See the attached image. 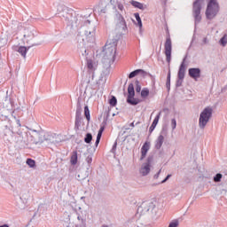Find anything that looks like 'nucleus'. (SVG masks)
Segmentation results:
<instances>
[{
  "label": "nucleus",
  "instance_id": "obj_1",
  "mask_svg": "<svg viewBox=\"0 0 227 227\" xmlns=\"http://www.w3.org/2000/svg\"><path fill=\"white\" fill-rule=\"evenodd\" d=\"M118 45V39H110L106 42V45L103 47L101 56L103 59H107L109 63L114 62V58H116V47Z\"/></svg>",
  "mask_w": 227,
  "mask_h": 227
},
{
  "label": "nucleus",
  "instance_id": "obj_2",
  "mask_svg": "<svg viewBox=\"0 0 227 227\" xmlns=\"http://www.w3.org/2000/svg\"><path fill=\"white\" fill-rule=\"evenodd\" d=\"M57 13L64 22H67V26H74L75 27H79V24L77 21L79 20L77 18H73L72 10L66 5H59L57 9Z\"/></svg>",
  "mask_w": 227,
  "mask_h": 227
},
{
  "label": "nucleus",
  "instance_id": "obj_3",
  "mask_svg": "<svg viewBox=\"0 0 227 227\" xmlns=\"http://www.w3.org/2000/svg\"><path fill=\"white\" fill-rule=\"evenodd\" d=\"M155 204L152 200H145L137 207L136 217L141 215H155Z\"/></svg>",
  "mask_w": 227,
  "mask_h": 227
},
{
  "label": "nucleus",
  "instance_id": "obj_4",
  "mask_svg": "<svg viewBox=\"0 0 227 227\" xmlns=\"http://www.w3.org/2000/svg\"><path fill=\"white\" fill-rule=\"evenodd\" d=\"M219 10L220 7L217 0H209L206 9V18L207 20L215 19V17H217V13H219Z\"/></svg>",
  "mask_w": 227,
  "mask_h": 227
},
{
  "label": "nucleus",
  "instance_id": "obj_5",
  "mask_svg": "<svg viewBox=\"0 0 227 227\" xmlns=\"http://www.w3.org/2000/svg\"><path fill=\"white\" fill-rule=\"evenodd\" d=\"M214 110L210 106H207L204 110L200 113L199 118V127L201 130L205 129L207 124L210 121V118H212V114Z\"/></svg>",
  "mask_w": 227,
  "mask_h": 227
},
{
  "label": "nucleus",
  "instance_id": "obj_6",
  "mask_svg": "<svg viewBox=\"0 0 227 227\" xmlns=\"http://www.w3.org/2000/svg\"><path fill=\"white\" fill-rule=\"evenodd\" d=\"M115 29L117 31H121V33H127L129 31V27H127V21H125V18L116 11L115 13Z\"/></svg>",
  "mask_w": 227,
  "mask_h": 227
},
{
  "label": "nucleus",
  "instance_id": "obj_7",
  "mask_svg": "<svg viewBox=\"0 0 227 227\" xmlns=\"http://www.w3.org/2000/svg\"><path fill=\"white\" fill-rule=\"evenodd\" d=\"M205 0H196L192 4V15L194 17L195 24L201 22V8Z\"/></svg>",
  "mask_w": 227,
  "mask_h": 227
},
{
  "label": "nucleus",
  "instance_id": "obj_8",
  "mask_svg": "<svg viewBox=\"0 0 227 227\" xmlns=\"http://www.w3.org/2000/svg\"><path fill=\"white\" fill-rule=\"evenodd\" d=\"M30 137V145H43L44 131L43 130H36L31 129V133L29 134Z\"/></svg>",
  "mask_w": 227,
  "mask_h": 227
},
{
  "label": "nucleus",
  "instance_id": "obj_9",
  "mask_svg": "<svg viewBox=\"0 0 227 227\" xmlns=\"http://www.w3.org/2000/svg\"><path fill=\"white\" fill-rule=\"evenodd\" d=\"M82 43L79 44L80 52L82 54V56H88V51L86 50V43H95V35L93 34H84V38L82 39Z\"/></svg>",
  "mask_w": 227,
  "mask_h": 227
},
{
  "label": "nucleus",
  "instance_id": "obj_10",
  "mask_svg": "<svg viewBox=\"0 0 227 227\" xmlns=\"http://www.w3.org/2000/svg\"><path fill=\"white\" fill-rule=\"evenodd\" d=\"M16 145L18 148H26L27 145H31V137L27 132L19 134L16 137Z\"/></svg>",
  "mask_w": 227,
  "mask_h": 227
},
{
  "label": "nucleus",
  "instance_id": "obj_11",
  "mask_svg": "<svg viewBox=\"0 0 227 227\" xmlns=\"http://www.w3.org/2000/svg\"><path fill=\"white\" fill-rule=\"evenodd\" d=\"M136 97V90H134V83H129L128 87V98L127 103L129 106H137V104H141V99L135 98Z\"/></svg>",
  "mask_w": 227,
  "mask_h": 227
},
{
  "label": "nucleus",
  "instance_id": "obj_12",
  "mask_svg": "<svg viewBox=\"0 0 227 227\" xmlns=\"http://www.w3.org/2000/svg\"><path fill=\"white\" fill-rule=\"evenodd\" d=\"M167 36L165 42V56L168 63H171V51H172V43L171 35H169V28H166Z\"/></svg>",
  "mask_w": 227,
  "mask_h": 227
},
{
  "label": "nucleus",
  "instance_id": "obj_13",
  "mask_svg": "<svg viewBox=\"0 0 227 227\" xmlns=\"http://www.w3.org/2000/svg\"><path fill=\"white\" fill-rule=\"evenodd\" d=\"M82 106H81V102L78 101L76 105V113H75V121H74V129L79 130L81 125H82Z\"/></svg>",
  "mask_w": 227,
  "mask_h": 227
},
{
  "label": "nucleus",
  "instance_id": "obj_14",
  "mask_svg": "<svg viewBox=\"0 0 227 227\" xmlns=\"http://www.w3.org/2000/svg\"><path fill=\"white\" fill-rule=\"evenodd\" d=\"M153 162V156H148L146 162L144 163L140 168V174L142 176H146L150 173V168Z\"/></svg>",
  "mask_w": 227,
  "mask_h": 227
},
{
  "label": "nucleus",
  "instance_id": "obj_15",
  "mask_svg": "<svg viewBox=\"0 0 227 227\" xmlns=\"http://www.w3.org/2000/svg\"><path fill=\"white\" fill-rule=\"evenodd\" d=\"M57 139H58V135L44 131L43 143H46L47 145H56V143H59Z\"/></svg>",
  "mask_w": 227,
  "mask_h": 227
},
{
  "label": "nucleus",
  "instance_id": "obj_16",
  "mask_svg": "<svg viewBox=\"0 0 227 227\" xmlns=\"http://www.w3.org/2000/svg\"><path fill=\"white\" fill-rule=\"evenodd\" d=\"M38 45H42V42L32 43L27 47L20 46L18 48V50H16V51H17V52H19V54H20L22 56V58H24V59H26V54H27V51H29V49H31V47H38Z\"/></svg>",
  "mask_w": 227,
  "mask_h": 227
},
{
  "label": "nucleus",
  "instance_id": "obj_17",
  "mask_svg": "<svg viewBox=\"0 0 227 227\" xmlns=\"http://www.w3.org/2000/svg\"><path fill=\"white\" fill-rule=\"evenodd\" d=\"M82 30L84 34L87 35H95V25L91 24V21L86 20L83 24Z\"/></svg>",
  "mask_w": 227,
  "mask_h": 227
},
{
  "label": "nucleus",
  "instance_id": "obj_18",
  "mask_svg": "<svg viewBox=\"0 0 227 227\" xmlns=\"http://www.w3.org/2000/svg\"><path fill=\"white\" fill-rule=\"evenodd\" d=\"M188 74L194 81H198L201 77V69L200 67H191L188 69Z\"/></svg>",
  "mask_w": 227,
  "mask_h": 227
},
{
  "label": "nucleus",
  "instance_id": "obj_19",
  "mask_svg": "<svg viewBox=\"0 0 227 227\" xmlns=\"http://www.w3.org/2000/svg\"><path fill=\"white\" fill-rule=\"evenodd\" d=\"M24 38H27V45H31V43H36L38 42H42V41H36L34 40L31 42V40H33L35 38V34L33 33L32 30L27 29L26 33L24 35Z\"/></svg>",
  "mask_w": 227,
  "mask_h": 227
},
{
  "label": "nucleus",
  "instance_id": "obj_20",
  "mask_svg": "<svg viewBox=\"0 0 227 227\" xmlns=\"http://www.w3.org/2000/svg\"><path fill=\"white\" fill-rule=\"evenodd\" d=\"M149 150H150V142H145L141 148L140 160H144V159L146 157V153H148Z\"/></svg>",
  "mask_w": 227,
  "mask_h": 227
},
{
  "label": "nucleus",
  "instance_id": "obj_21",
  "mask_svg": "<svg viewBox=\"0 0 227 227\" xmlns=\"http://www.w3.org/2000/svg\"><path fill=\"white\" fill-rule=\"evenodd\" d=\"M184 77H185V59L181 63L179 70H178V74H177V78L178 79H183L184 80Z\"/></svg>",
  "mask_w": 227,
  "mask_h": 227
},
{
  "label": "nucleus",
  "instance_id": "obj_22",
  "mask_svg": "<svg viewBox=\"0 0 227 227\" xmlns=\"http://www.w3.org/2000/svg\"><path fill=\"white\" fill-rule=\"evenodd\" d=\"M110 3L114 5V10H116V6L120 10V12H123V10H125L123 4H121V0H111Z\"/></svg>",
  "mask_w": 227,
  "mask_h": 227
},
{
  "label": "nucleus",
  "instance_id": "obj_23",
  "mask_svg": "<svg viewBox=\"0 0 227 227\" xmlns=\"http://www.w3.org/2000/svg\"><path fill=\"white\" fill-rule=\"evenodd\" d=\"M0 104H10L12 106V103L10 100H8V94L4 91H0Z\"/></svg>",
  "mask_w": 227,
  "mask_h": 227
},
{
  "label": "nucleus",
  "instance_id": "obj_24",
  "mask_svg": "<svg viewBox=\"0 0 227 227\" xmlns=\"http://www.w3.org/2000/svg\"><path fill=\"white\" fill-rule=\"evenodd\" d=\"M162 145H164V136L160 135L155 141L154 148L156 150H160V148H162Z\"/></svg>",
  "mask_w": 227,
  "mask_h": 227
},
{
  "label": "nucleus",
  "instance_id": "obj_25",
  "mask_svg": "<svg viewBox=\"0 0 227 227\" xmlns=\"http://www.w3.org/2000/svg\"><path fill=\"white\" fill-rule=\"evenodd\" d=\"M160 114L161 112H159V114L154 118L151 127L149 128V132L152 134L153 130H155V127H157V123H159V120H160Z\"/></svg>",
  "mask_w": 227,
  "mask_h": 227
},
{
  "label": "nucleus",
  "instance_id": "obj_26",
  "mask_svg": "<svg viewBox=\"0 0 227 227\" xmlns=\"http://www.w3.org/2000/svg\"><path fill=\"white\" fill-rule=\"evenodd\" d=\"M139 74L145 75L146 72H145L143 69H136L129 74V79H134V77H136V75H139Z\"/></svg>",
  "mask_w": 227,
  "mask_h": 227
},
{
  "label": "nucleus",
  "instance_id": "obj_27",
  "mask_svg": "<svg viewBox=\"0 0 227 227\" xmlns=\"http://www.w3.org/2000/svg\"><path fill=\"white\" fill-rule=\"evenodd\" d=\"M104 127H101L100 129L98 130V136H97V139H96V146H98V145L100 144V139H102V134L104 132Z\"/></svg>",
  "mask_w": 227,
  "mask_h": 227
},
{
  "label": "nucleus",
  "instance_id": "obj_28",
  "mask_svg": "<svg viewBox=\"0 0 227 227\" xmlns=\"http://www.w3.org/2000/svg\"><path fill=\"white\" fill-rule=\"evenodd\" d=\"M70 162L72 166H75V164H77V151H74L72 153Z\"/></svg>",
  "mask_w": 227,
  "mask_h": 227
},
{
  "label": "nucleus",
  "instance_id": "obj_29",
  "mask_svg": "<svg viewBox=\"0 0 227 227\" xmlns=\"http://www.w3.org/2000/svg\"><path fill=\"white\" fill-rule=\"evenodd\" d=\"M130 4H132V6H134V8H138V10H145V5H143V4L137 2V1H131Z\"/></svg>",
  "mask_w": 227,
  "mask_h": 227
},
{
  "label": "nucleus",
  "instance_id": "obj_30",
  "mask_svg": "<svg viewBox=\"0 0 227 227\" xmlns=\"http://www.w3.org/2000/svg\"><path fill=\"white\" fill-rule=\"evenodd\" d=\"M166 86L168 90H171V71L168 73Z\"/></svg>",
  "mask_w": 227,
  "mask_h": 227
},
{
  "label": "nucleus",
  "instance_id": "obj_31",
  "mask_svg": "<svg viewBox=\"0 0 227 227\" xmlns=\"http://www.w3.org/2000/svg\"><path fill=\"white\" fill-rule=\"evenodd\" d=\"M135 19L137 22L138 27L141 29V27H143V21L141 20V17L139 16V13L137 12L135 13Z\"/></svg>",
  "mask_w": 227,
  "mask_h": 227
},
{
  "label": "nucleus",
  "instance_id": "obj_32",
  "mask_svg": "<svg viewBox=\"0 0 227 227\" xmlns=\"http://www.w3.org/2000/svg\"><path fill=\"white\" fill-rule=\"evenodd\" d=\"M84 116L87 121H90V120H91V116L90 115V108L88 107V106H84Z\"/></svg>",
  "mask_w": 227,
  "mask_h": 227
},
{
  "label": "nucleus",
  "instance_id": "obj_33",
  "mask_svg": "<svg viewBox=\"0 0 227 227\" xmlns=\"http://www.w3.org/2000/svg\"><path fill=\"white\" fill-rule=\"evenodd\" d=\"M93 141V135L91 133H87L84 137V142L87 143V145H90Z\"/></svg>",
  "mask_w": 227,
  "mask_h": 227
},
{
  "label": "nucleus",
  "instance_id": "obj_34",
  "mask_svg": "<svg viewBox=\"0 0 227 227\" xmlns=\"http://www.w3.org/2000/svg\"><path fill=\"white\" fill-rule=\"evenodd\" d=\"M87 67L89 70H95V63H93L92 59H87Z\"/></svg>",
  "mask_w": 227,
  "mask_h": 227
},
{
  "label": "nucleus",
  "instance_id": "obj_35",
  "mask_svg": "<svg viewBox=\"0 0 227 227\" xmlns=\"http://www.w3.org/2000/svg\"><path fill=\"white\" fill-rule=\"evenodd\" d=\"M148 95H150V90H148V88H144L141 90V97H142V98H146V97H148Z\"/></svg>",
  "mask_w": 227,
  "mask_h": 227
},
{
  "label": "nucleus",
  "instance_id": "obj_36",
  "mask_svg": "<svg viewBox=\"0 0 227 227\" xmlns=\"http://www.w3.org/2000/svg\"><path fill=\"white\" fill-rule=\"evenodd\" d=\"M221 180H223V174H221V173L216 174V175L213 177V181H214L215 184H218V182H221Z\"/></svg>",
  "mask_w": 227,
  "mask_h": 227
},
{
  "label": "nucleus",
  "instance_id": "obj_37",
  "mask_svg": "<svg viewBox=\"0 0 227 227\" xmlns=\"http://www.w3.org/2000/svg\"><path fill=\"white\" fill-rule=\"evenodd\" d=\"M227 44V35H223V36L220 39V45H222V47H226Z\"/></svg>",
  "mask_w": 227,
  "mask_h": 227
},
{
  "label": "nucleus",
  "instance_id": "obj_38",
  "mask_svg": "<svg viewBox=\"0 0 227 227\" xmlns=\"http://www.w3.org/2000/svg\"><path fill=\"white\" fill-rule=\"evenodd\" d=\"M16 207L18 208H20V210H24V208H26V204H24V202L22 201V199H20L18 202Z\"/></svg>",
  "mask_w": 227,
  "mask_h": 227
},
{
  "label": "nucleus",
  "instance_id": "obj_39",
  "mask_svg": "<svg viewBox=\"0 0 227 227\" xmlns=\"http://www.w3.org/2000/svg\"><path fill=\"white\" fill-rule=\"evenodd\" d=\"M109 104L110 106H112V107H115L116 104H118V100L116 99V97L112 96L111 99L109 100Z\"/></svg>",
  "mask_w": 227,
  "mask_h": 227
},
{
  "label": "nucleus",
  "instance_id": "obj_40",
  "mask_svg": "<svg viewBox=\"0 0 227 227\" xmlns=\"http://www.w3.org/2000/svg\"><path fill=\"white\" fill-rule=\"evenodd\" d=\"M180 226V222L178 220H173L169 223L168 227H178Z\"/></svg>",
  "mask_w": 227,
  "mask_h": 227
},
{
  "label": "nucleus",
  "instance_id": "obj_41",
  "mask_svg": "<svg viewBox=\"0 0 227 227\" xmlns=\"http://www.w3.org/2000/svg\"><path fill=\"white\" fill-rule=\"evenodd\" d=\"M27 164L29 166V168H35V166H36V162L32 159H27Z\"/></svg>",
  "mask_w": 227,
  "mask_h": 227
},
{
  "label": "nucleus",
  "instance_id": "obj_42",
  "mask_svg": "<svg viewBox=\"0 0 227 227\" xmlns=\"http://www.w3.org/2000/svg\"><path fill=\"white\" fill-rule=\"evenodd\" d=\"M135 84H136L137 93H141L142 90H141V84L139 83V80H136Z\"/></svg>",
  "mask_w": 227,
  "mask_h": 227
},
{
  "label": "nucleus",
  "instance_id": "obj_43",
  "mask_svg": "<svg viewBox=\"0 0 227 227\" xmlns=\"http://www.w3.org/2000/svg\"><path fill=\"white\" fill-rule=\"evenodd\" d=\"M86 162H87L88 164H91V162H93V157L91 156V154H90V155H88V156L86 157Z\"/></svg>",
  "mask_w": 227,
  "mask_h": 227
},
{
  "label": "nucleus",
  "instance_id": "obj_44",
  "mask_svg": "<svg viewBox=\"0 0 227 227\" xmlns=\"http://www.w3.org/2000/svg\"><path fill=\"white\" fill-rule=\"evenodd\" d=\"M182 82H184V79L178 78L176 83V88H180V86H182Z\"/></svg>",
  "mask_w": 227,
  "mask_h": 227
},
{
  "label": "nucleus",
  "instance_id": "obj_45",
  "mask_svg": "<svg viewBox=\"0 0 227 227\" xmlns=\"http://www.w3.org/2000/svg\"><path fill=\"white\" fill-rule=\"evenodd\" d=\"M171 127H172L173 130H175L176 129V119L171 120Z\"/></svg>",
  "mask_w": 227,
  "mask_h": 227
},
{
  "label": "nucleus",
  "instance_id": "obj_46",
  "mask_svg": "<svg viewBox=\"0 0 227 227\" xmlns=\"http://www.w3.org/2000/svg\"><path fill=\"white\" fill-rule=\"evenodd\" d=\"M168 178H171V174H168V175L165 177V179H163L160 183H159V184H166L167 181L168 180Z\"/></svg>",
  "mask_w": 227,
  "mask_h": 227
},
{
  "label": "nucleus",
  "instance_id": "obj_47",
  "mask_svg": "<svg viewBox=\"0 0 227 227\" xmlns=\"http://www.w3.org/2000/svg\"><path fill=\"white\" fill-rule=\"evenodd\" d=\"M116 146H118V143H117V142H114V145H113V148H112L113 153H114V152H116Z\"/></svg>",
  "mask_w": 227,
  "mask_h": 227
},
{
  "label": "nucleus",
  "instance_id": "obj_48",
  "mask_svg": "<svg viewBox=\"0 0 227 227\" xmlns=\"http://www.w3.org/2000/svg\"><path fill=\"white\" fill-rule=\"evenodd\" d=\"M160 171H162V170L160 169V170L157 172V174H155V175L153 176V178H154L155 180H157V178H159V176L160 175Z\"/></svg>",
  "mask_w": 227,
  "mask_h": 227
},
{
  "label": "nucleus",
  "instance_id": "obj_49",
  "mask_svg": "<svg viewBox=\"0 0 227 227\" xmlns=\"http://www.w3.org/2000/svg\"><path fill=\"white\" fill-rule=\"evenodd\" d=\"M226 192H227L226 189H222L220 191V194H226Z\"/></svg>",
  "mask_w": 227,
  "mask_h": 227
},
{
  "label": "nucleus",
  "instance_id": "obj_50",
  "mask_svg": "<svg viewBox=\"0 0 227 227\" xmlns=\"http://www.w3.org/2000/svg\"><path fill=\"white\" fill-rule=\"evenodd\" d=\"M16 123L18 125V127H22V125L20 124V120H16Z\"/></svg>",
  "mask_w": 227,
  "mask_h": 227
},
{
  "label": "nucleus",
  "instance_id": "obj_51",
  "mask_svg": "<svg viewBox=\"0 0 227 227\" xmlns=\"http://www.w3.org/2000/svg\"><path fill=\"white\" fill-rule=\"evenodd\" d=\"M203 43H208V39H207V37H204Z\"/></svg>",
  "mask_w": 227,
  "mask_h": 227
},
{
  "label": "nucleus",
  "instance_id": "obj_52",
  "mask_svg": "<svg viewBox=\"0 0 227 227\" xmlns=\"http://www.w3.org/2000/svg\"><path fill=\"white\" fill-rule=\"evenodd\" d=\"M137 227H150L149 225H145L143 223H140L139 225H137Z\"/></svg>",
  "mask_w": 227,
  "mask_h": 227
},
{
  "label": "nucleus",
  "instance_id": "obj_53",
  "mask_svg": "<svg viewBox=\"0 0 227 227\" xmlns=\"http://www.w3.org/2000/svg\"><path fill=\"white\" fill-rule=\"evenodd\" d=\"M4 45H6V41H4V43H0V47H4Z\"/></svg>",
  "mask_w": 227,
  "mask_h": 227
},
{
  "label": "nucleus",
  "instance_id": "obj_54",
  "mask_svg": "<svg viewBox=\"0 0 227 227\" xmlns=\"http://www.w3.org/2000/svg\"><path fill=\"white\" fill-rule=\"evenodd\" d=\"M129 127H136V125L134 124V122H131V123L129 124Z\"/></svg>",
  "mask_w": 227,
  "mask_h": 227
},
{
  "label": "nucleus",
  "instance_id": "obj_55",
  "mask_svg": "<svg viewBox=\"0 0 227 227\" xmlns=\"http://www.w3.org/2000/svg\"><path fill=\"white\" fill-rule=\"evenodd\" d=\"M0 227H10L8 224L0 225Z\"/></svg>",
  "mask_w": 227,
  "mask_h": 227
},
{
  "label": "nucleus",
  "instance_id": "obj_56",
  "mask_svg": "<svg viewBox=\"0 0 227 227\" xmlns=\"http://www.w3.org/2000/svg\"><path fill=\"white\" fill-rule=\"evenodd\" d=\"M101 13H106V9L101 10Z\"/></svg>",
  "mask_w": 227,
  "mask_h": 227
},
{
  "label": "nucleus",
  "instance_id": "obj_57",
  "mask_svg": "<svg viewBox=\"0 0 227 227\" xmlns=\"http://www.w3.org/2000/svg\"><path fill=\"white\" fill-rule=\"evenodd\" d=\"M101 227H109V225H107V224H103V225H101Z\"/></svg>",
  "mask_w": 227,
  "mask_h": 227
},
{
  "label": "nucleus",
  "instance_id": "obj_58",
  "mask_svg": "<svg viewBox=\"0 0 227 227\" xmlns=\"http://www.w3.org/2000/svg\"><path fill=\"white\" fill-rule=\"evenodd\" d=\"M86 177H80L78 180H84Z\"/></svg>",
  "mask_w": 227,
  "mask_h": 227
},
{
  "label": "nucleus",
  "instance_id": "obj_59",
  "mask_svg": "<svg viewBox=\"0 0 227 227\" xmlns=\"http://www.w3.org/2000/svg\"><path fill=\"white\" fill-rule=\"evenodd\" d=\"M78 178H81V175L78 174Z\"/></svg>",
  "mask_w": 227,
  "mask_h": 227
},
{
  "label": "nucleus",
  "instance_id": "obj_60",
  "mask_svg": "<svg viewBox=\"0 0 227 227\" xmlns=\"http://www.w3.org/2000/svg\"><path fill=\"white\" fill-rule=\"evenodd\" d=\"M129 128H126L125 130H129Z\"/></svg>",
  "mask_w": 227,
  "mask_h": 227
},
{
  "label": "nucleus",
  "instance_id": "obj_61",
  "mask_svg": "<svg viewBox=\"0 0 227 227\" xmlns=\"http://www.w3.org/2000/svg\"><path fill=\"white\" fill-rule=\"evenodd\" d=\"M78 219L81 220V216H78Z\"/></svg>",
  "mask_w": 227,
  "mask_h": 227
}]
</instances>
